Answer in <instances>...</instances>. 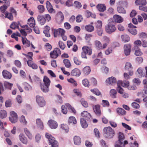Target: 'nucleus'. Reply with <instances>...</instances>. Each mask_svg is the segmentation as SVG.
Wrapping results in <instances>:
<instances>
[{
    "label": "nucleus",
    "instance_id": "11",
    "mask_svg": "<svg viewBox=\"0 0 147 147\" xmlns=\"http://www.w3.org/2000/svg\"><path fill=\"white\" fill-rule=\"evenodd\" d=\"M18 138L19 140L23 144L25 145L28 144L27 138L23 133H21L19 135Z\"/></svg>",
    "mask_w": 147,
    "mask_h": 147
},
{
    "label": "nucleus",
    "instance_id": "32",
    "mask_svg": "<svg viewBox=\"0 0 147 147\" xmlns=\"http://www.w3.org/2000/svg\"><path fill=\"white\" fill-rule=\"evenodd\" d=\"M97 7L98 10L101 12H103L106 9V7L104 4H98Z\"/></svg>",
    "mask_w": 147,
    "mask_h": 147
},
{
    "label": "nucleus",
    "instance_id": "2",
    "mask_svg": "<svg viewBox=\"0 0 147 147\" xmlns=\"http://www.w3.org/2000/svg\"><path fill=\"white\" fill-rule=\"evenodd\" d=\"M45 137L48 139L49 144L51 146V147H57L58 146V142L55 140V138L53 137L51 134L48 133H46Z\"/></svg>",
    "mask_w": 147,
    "mask_h": 147
},
{
    "label": "nucleus",
    "instance_id": "46",
    "mask_svg": "<svg viewBox=\"0 0 147 147\" xmlns=\"http://www.w3.org/2000/svg\"><path fill=\"white\" fill-rule=\"evenodd\" d=\"M7 113L6 111L4 110H1L0 111V117L2 119L6 117Z\"/></svg>",
    "mask_w": 147,
    "mask_h": 147
},
{
    "label": "nucleus",
    "instance_id": "54",
    "mask_svg": "<svg viewBox=\"0 0 147 147\" xmlns=\"http://www.w3.org/2000/svg\"><path fill=\"white\" fill-rule=\"evenodd\" d=\"M73 60L74 63L76 65H81L82 62L77 57H74Z\"/></svg>",
    "mask_w": 147,
    "mask_h": 147
},
{
    "label": "nucleus",
    "instance_id": "23",
    "mask_svg": "<svg viewBox=\"0 0 147 147\" xmlns=\"http://www.w3.org/2000/svg\"><path fill=\"white\" fill-rule=\"evenodd\" d=\"M28 24L31 27H34L35 26V21L33 17H31L28 20Z\"/></svg>",
    "mask_w": 147,
    "mask_h": 147
},
{
    "label": "nucleus",
    "instance_id": "44",
    "mask_svg": "<svg viewBox=\"0 0 147 147\" xmlns=\"http://www.w3.org/2000/svg\"><path fill=\"white\" fill-rule=\"evenodd\" d=\"M4 85L5 88L11 90L13 86V84L12 83H9L7 82H5L4 83Z\"/></svg>",
    "mask_w": 147,
    "mask_h": 147
},
{
    "label": "nucleus",
    "instance_id": "8",
    "mask_svg": "<svg viewBox=\"0 0 147 147\" xmlns=\"http://www.w3.org/2000/svg\"><path fill=\"white\" fill-rule=\"evenodd\" d=\"M131 45L130 44H127L124 46V53L126 56L129 55L130 53Z\"/></svg>",
    "mask_w": 147,
    "mask_h": 147
},
{
    "label": "nucleus",
    "instance_id": "43",
    "mask_svg": "<svg viewBox=\"0 0 147 147\" xmlns=\"http://www.w3.org/2000/svg\"><path fill=\"white\" fill-rule=\"evenodd\" d=\"M24 89L26 91H29L32 90L31 86L25 82L24 83Z\"/></svg>",
    "mask_w": 147,
    "mask_h": 147
},
{
    "label": "nucleus",
    "instance_id": "64",
    "mask_svg": "<svg viewBox=\"0 0 147 147\" xmlns=\"http://www.w3.org/2000/svg\"><path fill=\"white\" fill-rule=\"evenodd\" d=\"M112 48L109 47L105 50V53L106 55H108L112 53Z\"/></svg>",
    "mask_w": 147,
    "mask_h": 147
},
{
    "label": "nucleus",
    "instance_id": "59",
    "mask_svg": "<svg viewBox=\"0 0 147 147\" xmlns=\"http://www.w3.org/2000/svg\"><path fill=\"white\" fill-rule=\"evenodd\" d=\"M36 142L37 143H39L41 139V136L40 134H37L35 136Z\"/></svg>",
    "mask_w": 147,
    "mask_h": 147
},
{
    "label": "nucleus",
    "instance_id": "62",
    "mask_svg": "<svg viewBox=\"0 0 147 147\" xmlns=\"http://www.w3.org/2000/svg\"><path fill=\"white\" fill-rule=\"evenodd\" d=\"M139 9L142 11H143L145 12H147V7L145 5H142L140 6L139 7Z\"/></svg>",
    "mask_w": 147,
    "mask_h": 147
},
{
    "label": "nucleus",
    "instance_id": "57",
    "mask_svg": "<svg viewBox=\"0 0 147 147\" xmlns=\"http://www.w3.org/2000/svg\"><path fill=\"white\" fill-rule=\"evenodd\" d=\"M66 106L69 109L71 110L72 112L75 114L76 113V111L74 108L72 107L68 103L66 104Z\"/></svg>",
    "mask_w": 147,
    "mask_h": 147
},
{
    "label": "nucleus",
    "instance_id": "3",
    "mask_svg": "<svg viewBox=\"0 0 147 147\" xmlns=\"http://www.w3.org/2000/svg\"><path fill=\"white\" fill-rule=\"evenodd\" d=\"M103 131L104 136L108 139L112 138L115 134L114 130L110 127H105Z\"/></svg>",
    "mask_w": 147,
    "mask_h": 147
},
{
    "label": "nucleus",
    "instance_id": "10",
    "mask_svg": "<svg viewBox=\"0 0 147 147\" xmlns=\"http://www.w3.org/2000/svg\"><path fill=\"white\" fill-rule=\"evenodd\" d=\"M47 124L49 127L52 129H55L58 127V123L55 121L50 119L48 121Z\"/></svg>",
    "mask_w": 147,
    "mask_h": 147
},
{
    "label": "nucleus",
    "instance_id": "48",
    "mask_svg": "<svg viewBox=\"0 0 147 147\" xmlns=\"http://www.w3.org/2000/svg\"><path fill=\"white\" fill-rule=\"evenodd\" d=\"M117 10L119 13L125 14L126 13V11L124 8L121 6L118 7Z\"/></svg>",
    "mask_w": 147,
    "mask_h": 147
},
{
    "label": "nucleus",
    "instance_id": "35",
    "mask_svg": "<svg viewBox=\"0 0 147 147\" xmlns=\"http://www.w3.org/2000/svg\"><path fill=\"white\" fill-rule=\"evenodd\" d=\"M83 73L86 75H88L90 72L91 69L90 67L89 66H86L85 67L83 70Z\"/></svg>",
    "mask_w": 147,
    "mask_h": 147
},
{
    "label": "nucleus",
    "instance_id": "14",
    "mask_svg": "<svg viewBox=\"0 0 147 147\" xmlns=\"http://www.w3.org/2000/svg\"><path fill=\"white\" fill-rule=\"evenodd\" d=\"M106 82L109 84L113 85L116 83L117 80L114 77L112 76L108 78L106 80Z\"/></svg>",
    "mask_w": 147,
    "mask_h": 147
},
{
    "label": "nucleus",
    "instance_id": "40",
    "mask_svg": "<svg viewBox=\"0 0 147 147\" xmlns=\"http://www.w3.org/2000/svg\"><path fill=\"white\" fill-rule=\"evenodd\" d=\"M85 120L84 119V118H81L80 119L81 125L83 128H86L88 126V125L86 123Z\"/></svg>",
    "mask_w": 147,
    "mask_h": 147
},
{
    "label": "nucleus",
    "instance_id": "41",
    "mask_svg": "<svg viewBox=\"0 0 147 147\" xmlns=\"http://www.w3.org/2000/svg\"><path fill=\"white\" fill-rule=\"evenodd\" d=\"M133 68L131 63L129 62H127L125 66V69L127 71H129L132 69Z\"/></svg>",
    "mask_w": 147,
    "mask_h": 147
},
{
    "label": "nucleus",
    "instance_id": "50",
    "mask_svg": "<svg viewBox=\"0 0 147 147\" xmlns=\"http://www.w3.org/2000/svg\"><path fill=\"white\" fill-rule=\"evenodd\" d=\"M68 122L69 123H73L76 124L77 123L76 118L73 116L70 117L69 119Z\"/></svg>",
    "mask_w": 147,
    "mask_h": 147
},
{
    "label": "nucleus",
    "instance_id": "12",
    "mask_svg": "<svg viewBox=\"0 0 147 147\" xmlns=\"http://www.w3.org/2000/svg\"><path fill=\"white\" fill-rule=\"evenodd\" d=\"M128 27L130 28L128 29V31L132 34L134 35H135L137 34V31L135 29L136 27L135 26L133 25L132 24L130 23L128 24Z\"/></svg>",
    "mask_w": 147,
    "mask_h": 147
},
{
    "label": "nucleus",
    "instance_id": "55",
    "mask_svg": "<svg viewBox=\"0 0 147 147\" xmlns=\"http://www.w3.org/2000/svg\"><path fill=\"white\" fill-rule=\"evenodd\" d=\"M90 91L94 94L97 96H99L101 94L100 92L98 89L95 88L94 89H91L90 90Z\"/></svg>",
    "mask_w": 147,
    "mask_h": 147
},
{
    "label": "nucleus",
    "instance_id": "7",
    "mask_svg": "<svg viewBox=\"0 0 147 147\" xmlns=\"http://www.w3.org/2000/svg\"><path fill=\"white\" fill-rule=\"evenodd\" d=\"M36 101L38 105L40 107H42L45 105V101L43 97L39 95L36 96Z\"/></svg>",
    "mask_w": 147,
    "mask_h": 147
},
{
    "label": "nucleus",
    "instance_id": "6",
    "mask_svg": "<svg viewBox=\"0 0 147 147\" xmlns=\"http://www.w3.org/2000/svg\"><path fill=\"white\" fill-rule=\"evenodd\" d=\"M61 54V52L60 50L57 48H55L50 53L51 58L54 59L56 58Z\"/></svg>",
    "mask_w": 147,
    "mask_h": 147
},
{
    "label": "nucleus",
    "instance_id": "28",
    "mask_svg": "<svg viewBox=\"0 0 147 147\" xmlns=\"http://www.w3.org/2000/svg\"><path fill=\"white\" fill-rule=\"evenodd\" d=\"M74 143L75 144L79 145L81 143V139L79 136H75L73 138Z\"/></svg>",
    "mask_w": 147,
    "mask_h": 147
},
{
    "label": "nucleus",
    "instance_id": "53",
    "mask_svg": "<svg viewBox=\"0 0 147 147\" xmlns=\"http://www.w3.org/2000/svg\"><path fill=\"white\" fill-rule=\"evenodd\" d=\"M28 59V61L31 60L32 61V57L33 56V53L32 52H30L28 53L27 54H23Z\"/></svg>",
    "mask_w": 147,
    "mask_h": 147
},
{
    "label": "nucleus",
    "instance_id": "58",
    "mask_svg": "<svg viewBox=\"0 0 147 147\" xmlns=\"http://www.w3.org/2000/svg\"><path fill=\"white\" fill-rule=\"evenodd\" d=\"M39 12L40 13H42L45 11V8L43 5H39L37 7Z\"/></svg>",
    "mask_w": 147,
    "mask_h": 147
},
{
    "label": "nucleus",
    "instance_id": "4",
    "mask_svg": "<svg viewBox=\"0 0 147 147\" xmlns=\"http://www.w3.org/2000/svg\"><path fill=\"white\" fill-rule=\"evenodd\" d=\"M124 139V134L119 132V140L115 144V147H125L123 143V140Z\"/></svg>",
    "mask_w": 147,
    "mask_h": 147
},
{
    "label": "nucleus",
    "instance_id": "34",
    "mask_svg": "<svg viewBox=\"0 0 147 147\" xmlns=\"http://www.w3.org/2000/svg\"><path fill=\"white\" fill-rule=\"evenodd\" d=\"M121 38L122 41L124 42H128L130 40L129 36L126 34L122 35L121 36Z\"/></svg>",
    "mask_w": 147,
    "mask_h": 147
},
{
    "label": "nucleus",
    "instance_id": "21",
    "mask_svg": "<svg viewBox=\"0 0 147 147\" xmlns=\"http://www.w3.org/2000/svg\"><path fill=\"white\" fill-rule=\"evenodd\" d=\"M85 28V30L89 32H91L94 30V27L91 25L89 24L85 26H82V28L84 29Z\"/></svg>",
    "mask_w": 147,
    "mask_h": 147
},
{
    "label": "nucleus",
    "instance_id": "31",
    "mask_svg": "<svg viewBox=\"0 0 147 147\" xmlns=\"http://www.w3.org/2000/svg\"><path fill=\"white\" fill-rule=\"evenodd\" d=\"M135 3L136 5H145L146 4V0H136Z\"/></svg>",
    "mask_w": 147,
    "mask_h": 147
},
{
    "label": "nucleus",
    "instance_id": "25",
    "mask_svg": "<svg viewBox=\"0 0 147 147\" xmlns=\"http://www.w3.org/2000/svg\"><path fill=\"white\" fill-rule=\"evenodd\" d=\"M64 16L62 13L61 12H59L57 15L56 19L59 22H62L64 19Z\"/></svg>",
    "mask_w": 147,
    "mask_h": 147
},
{
    "label": "nucleus",
    "instance_id": "51",
    "mask_svg": "<svg viewBox=\"0 0 147 147\" xmlns=\"http://www.w3.org/2000/svg\"><path fill=\"white\" fill-rule=\"evenodd\" d=\"M117 92L115 89H111L110 92V94L111 96L113 98H115L116 97Z\"/></svg>",
    "mask_w": 147,
    "mask_h": 147
},
{
    "label": "nucleus",
    "instance_id": "49",
    "mask_svg": "<svg viewBox=\"0 0 147 147\" xmlns=\"http://www.w3.org/2000/svg\"><path fill=\"white\" fill-rule=\"evenodd\" d=\"M134 47H140L142 45V42L139 40H137L134 41Z\"/></svg>",
    "mask_w": 147,
    "mask_h": 147
},
{
    "label": "nucleus",
    "instance_id": "52",
    "mask_svg": "<svg viewBox=\"0 0 147 147\" xmlns=\"http://www.w3.org/2000/svg\"><path fill=\"white\" fill-rule=\"evenodd\" d=\"M61 128L64 130L65 131V132L67 133L68 132L69 129L68 127L67 124H62L61 125Z\"/></svg>",
    "mask_w": 147,
    "mask_h": 147
},
{
    "label": "nucleus",
    "instance_id": "27",
    "mask_svg": "<svg viewBox=\"0 0 147 147\" xmlns=\"http://www.w3.org/2000/svg\"><path fill=\"white\" fill-rule=\"evenodd\" d=\"M2 74L3 77L5 78L10 79L11 77V74L6 70L3 71Z\"/></svg>",
    "mask_w": 147,
    "mask_h": 147
},
{
    "label": "nucleus",
    "instance_id": "47",
    "mask_svg": "<svg viewBox=\"0 0 147 147\" xmlns=\"http://www.w3.org/2000/svg\"><path fill=\"white\" fill-rule=\"evenodd\" d=\"M43 82L44 84V85H47V86H49L50 84V81L48 77L45 76L44 78Z\"/></svg>",
    "mask_w": 147,
    "mask_h": 147
},
{
    "label": "nucleus",
    "instance_id": "61",
    "mask_svg": "<svg viewBox=\"0 0 147 147\" xmlns=\"http://www.w3.org/2000/svg\"><path fill=\"white\" fill-rule=\"evenodd\" d=\"M81 102L82 105L85 107H87L88 106V104L87 101H85L83 98H82Z\"/></svg>",
    "mask_w": 147,
    "mask_h": 147
},
{
    "label": "nucleus",
    "instance_id": "17",
    "mask_svg": "<svg viewBox=\"0 0 147 147\" xmlns=\"http://www.w3.org/2000/svg\"><path fill=\"white\" fill-rule=\"evenodd\" d=\"M22 41L24 46L25 47H29L30 46V43L26 38L22 37Z\"/></svg>",
    "mask_w": 147,
    "mask_h": 147
},
{
    "label": "nucleus",
    "instance_id": "22",
    "mask_svg": "<svg viewBox=\"0 0 147 147\" xmlns=\"http://www.w3.org/2000/svg\"><path fill=\"white\" fill-rule=\"evenodd\" d=\"M36 124L38 127L41 129H43L44 125L42 121L40 119H37L36 120Z\"/></svg>",
    "mask_w": 147,
    "mask_h": 147
},
{
    "label": "nucleus",
    "instance_id": "60",
    "mask_svg": "<svg viewBox=\"0 0 147 147\" xmlns=\"http://www.w3.org/2000/svg\"><path fill=\"white\" fill-rule=\"evenodd\" d=\"M102 105L104 107H108L109 105V102L107 100H102Z\"/></svg>",
    "mask_w": 147,
    "mask_h": 147
},
{
    "label": "nucleus",
    "instance_id": "24",
    "mask_svg": "<svg viewBox=\"0 0 147 147\" xmlns=\"http://www.w3.org/2000/svg\"><path fill=\"white\" fill-rule=\"evenodd\" d=\"M81 115L83 117V118L86 120H88L91 118L90 113L87 111H84L82 113Z\"/></svg>",
    "mask_w": 147,
    "mask_h": 147
},
{
    "label": "nucleus",
    "instance_id": "30",
    "mask_svg": "<svg viewBox=\"0 0 147 147\" xmlns=\"http://www.w3.org/2000/svg\"><path fill=\"white\" fill-rule=\"evenodd\" d=\"M80 74V71L77 68L74 69L71 72L72 75L75 76H79Z\"/></svg>",
    "mask_w": 147,
    "mask_h": 147
},
{
    "label": "nucleus",
    "instance_id": "45",
    "mask_svg": "<svg viewBox=\"0 0 147 147\" xmlns=\"http://www.w3.org/2000/svg\"><path fill=\"white\" fill-rule=\"evenodd\" d=\"M65 66L67 68H69L71 66V62L68 59H65L63 61Z\"/></svg>",
    "mask_w": 147,
    "mask_h": 147
},
{
    "label": "nucleus",
    "instance_id": "1",
    "mask_svg": "<svg viewBox=\"0 0 147 147\" xmlns=\"http://www.w3.org/2000/svg\"><path fill=\"white\" fill-rule=\"evenodd\" d=\"M116 30L115 23L113 21L109 22L105 26V31L109 34L114 32Z\"/></svg>",
    "mask_w": 147,
    "mask_h": 147
},
{
    "label": "nucleus",
    "instance_id": "9",
    "mask_svg": "<svg viewBox=\"0 0 147 147\" xmlns=\"http://www.w3.org/2000/svg\"><path fill=\"white\" fill-rule=\"evenodd\" d=\"M94 44L96 48L98 50L105 49L107 45L105 44H102L100 41L98 40H96L94 41Z\"/></svg>",
    "mask_w": 147,
    "mask_h": 147
},
{
    "label": "nucleus",
    "instance_id": "33",
    "mask_svg": "<svg viewBox=\"0 0 147 147\" xmlns=\"http://www.w3.org/2000/svg\"><path fill=\"white\" fill-rule=\"evenodd\" d=\"M111 41L110 38L107 36H104L103 38V44H105L107 45L106 46V48L108 46L109 44V43Z\"/></svg>",
    "mask_w": 147,
    "mask_h": 147
},
{
    "label": "nucleus",
    "instance_id": "16",
    "mask_svg": "<svg viewBox=\"0 0 147 147\" xmlns=\"http://www.w3.org/2000/svg\"><path fill=\"white\" fill-rule=\"evenodd\" d=\"M46 7L48 12L51 13H54L55 11L50 2L47 1L46 2Z\"/></svg>",
    "mask_w": 147,
    "mask_h": 147
},
{
    "label": "nucleus",
    "instance_id": "15",
    "mask_svg": "<svg viewBox=\"0 0 147 147\" xmlns=\"http://www.w3.org/2000/svg\"><path fill=\"white\" fill-rule=\"evenodd\" d=\"M113 18L114 22L120 23L122 22L123 21V19L122 17L117 14L113 16Z\"/></svg>",
    "mask_w": 147,
    "mask_h": 147
},
{
    "label": "nucleus",
    "instance_id": "37",
    "mask_svg": "<svg viewBox=\"0 0 147 147\" xmlns=\"http://www.w3.org/2000/svg\"><path fill=\"white\" fill-rule=\"evenodd\" d=\"M117 113L120 115H125L126 114V111L122 108H119L117 110Z\"/></svg>",
    "mask_w": 147,
    "mask_h": 147
},
{
    "label": "nucleus",
    "instance_id": "5",
    "mask_svg": "<svg viewBox=\"0 0 147 147\" xmlns=\"http://www.w3.org/2000/svg\"><path fill=\"white\" fill-rule=\"evenodd\" d=\"M10 115L9 117V120L12 123H15L18 121V115L17 113L13 111L10 112Z\"/></svg>",
    "mask_w": 147,
    "mask_h": 147
},
{
    "label": "nucleus",
    "instance_id": "18",
    "mask_svg": "<svg viewBox=\"0 0 147 147\" xmlns=\"http://www.w3.org/2000/svg\"><path fill=\"white\" fill-rule=\"evenodd\" d=\"M7 6L5 5L1 6L0 7V11L1 13L0 16L3 18L5 15L8 11H6L7 8Z\"/></svg>",
    "mask_w": 147,
    "mask_h": 147
},
{
    "label": "nucleus",
    "instance_id": "42",
    "mask_svg": "<svg viewBox=\"0 0 147 147\" xmlns=\"http://www.w3.org/2000/svg\"><path fill=\"white\" fill-rule=\"evenodd\" d=\"M4 17L10 20H13V16L12 14L11 13H9L8 12L5 14Z\"/></svg>",
    "mask_w": 147,
    "mask_h": 147
},
{
    "label": "nucleus",
    "instance_id": "39",
    "mask_svg": "<svg viewBox=\"0 0 147 147\" xmlns=\"http://www.w3.org/2000/svg\"><path fill=\"white\" fill-rule=\"evenodd\" d=\"M49 86H47V85L41 84V88L42 90L44 92H48L49 90Z\"/></svg>",
    "mask_w": 147,
    "mask_h": 147
},
{
    "label": "nucleus",
    "instance_id": "38",
    "mask_svg": "<svg viewBox=\"0 0 147 147\" xmlns=\"http://www.w3.org/2000/svg\"><path fill=\"white\" fill-rule=\"evenodd\" d=\"M20 121L23 125H26L27 124L28 122L26 120L25 117L23 115H22L21 117Z\"/></svg>",
    "mask_w": 147,
    "mask_h": 147
},
{
    "label": "nucleus",
    "instance_id": "56",
    "mask_svg": "<svg viewBox=\"0 0 147 147\" xmlns=\"http://www.w3.org/2000/svg\"><path fill=\"white\" fill-rule=\"evenodd\" d=\"M85 15L87 18H88L90 16L92 18H95V14H92L89 11L87 10L85 12Z\"/></svg>",
    "mask_w": 147,
    "mask_h": 147
},
{
    "label": "nucleus",
    "instance_id": "36",
    "mask_svg": "<svg viewBox=\"0 0 147 147\" xmlns=\"http://www.w3.org/2000/svg\"><path fill=\"white\" fill-rule=\"evenodd\" d=\"M50 29V28L48 26H46L43 31L44 34H45L46 36L47 37L50 36V34L49 33V31Z\"/></svg>",
    "mask_w": 147,
    "mask_h": 147
},
{
    "label": "nucleus",
    "instance_id": "19",
    "mask_svg": "<svg viewBox=\"0 0 147 147\" xmlns=\"http://www.w3.org/2000/svg\"><path fill=\"white\" fill-rule=\"evenodd\" d=\"M37 20L40 24L44 25L46 22L45 19L43 16L38 15L37 16Z\"/></svg>",
    "mask_w": 147,
    "mask_h": 147
},
{
    "label": "nucleus",
    "instance_id": "63",
    "mask_svg": "<svg viewBox=\"0 0 147 147\" xmlns=\"http://www.w3.org/2000/svg\"><path fill=\"white\" fill-rule=\"evenodd\" d=\"M67 81L69 82L72 84L73 85L77 86V84L76 81L72 78H70L69 79H68Z\"/></svg>",
    "mask_w": 147,
    "mask_h": 147
},
{
    "label": "nucleus",
    "instance_id": "29",
    "mask_svg": "<svg viewBox=\"0 0 147 147\" xmlns=\"http://www.w3.org/2000/svg\"><path fill=\"white\" fill-rule=\"evenodd\" d=\"M27 63L28 66L32 67L34 69H36L38 68L37 65L36 64L33 63L32 61L31 60L27 61Z\"/></svg>",
    "mask_w": 147,
    "mask_h": 147
},
{
    "label": "nucleus",
    "instance_id": "20",
    "mask_svg": "<svg viewBox=\"0 0 147 147\" xmlns=\"http://www.w3.org/2000/svg\"><path fill=\"white\" fill-rule=\"evenodd\" d=\"M137 72L138 73V76L139 77H144L145 75V72L144 69L142 68H139L137 70Z\"/></svg>",
    "mask_w": 147,
    "mask_h": 147
},
{
    "label": "nucleus",
    "instance_id": "13",
    "mask_svg": "<svg viewBox=\"0 0 147 147\" xmlns=\"http://www.w3.org/2000/svg\"><path fill=\"white\" fill-rule=\"evenodd\" d=\"M93 111L97 116H100L101 114V112L100 109V105H96L92 107Z\"/></svg>",
    "mask_w": 147,
    "mask_h": 147
},
{
    "label": "nucleus",
    "instance_id": "26",
    "mask_svg": "<svg viewBox=\"0 0 147 147\" xmlns=\"http://www.w3.org/2000/svg\"><path fill=\"white\" fill-rule=\"evenodd\" d=\"M83 51L87 54L90 55L92 54V49L87 46H84L82 48Z\"/></svg>",
    "mask_w": 147,
    "mask_h": 147
}]
</instances>
